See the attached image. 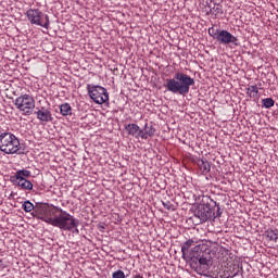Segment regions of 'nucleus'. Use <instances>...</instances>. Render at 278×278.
I'll use <instances>...</instances> for the list:
<instances>
[{
	"label": "nucleus",
	"mask_w": 278,
	"mask_h": 278,
	"mask_svg": "<svg viewBox=\"0 0 278 278\" xmlns=\"http://www.w3.org/2000/svg\"><path fill=\"white\" fill-rule=\"evenodd\" d=\"M35 216H38L43 223L58 227L62 231H73L79 233V219L71 215V213L58 206H39L35 211Z\"/></svg>",
	"instance_id": "nucleus-1"
},
{
	"label": "nucleus",
	"mask_w": 278,
	"mask_h": 278,
	"mask_svg": "<svg viewBox=\"0 0 278 278\" xmlns=\"http://www.w3.org/2000/svg\"><path fill=\"white\" fill-rule=\"evenodd\" d=\"M194 217L199 218L200 223H207L210 218H220L223 212H220V205L216 203L210 195H203L202 202L197 205L194 210Z\"/></svg>",
	"instance_id": "nucleus-2"
},
{
	"label": "nucleus",
	"mask_w": 278,
	"mask_h": 278,
	"mask_svg": "<svg viewBox=\"0 0 278 278\" xmlns=\"http://www.w3.org/2000/svg\"><path fill=\"white\" fill-rule=\"evenodd\" d=\"M190 86H194V78L190 77L188 74L178 72L175 74L174 78L166 80L165 88L168 92L186 97V94L190 92Z\"/></svg>",
	"instance_id": "nucleus-3"
},
{
	"label": "nucleus",
	"mask_w": 278,
	"mask_h": 278,
	"mask_svg": "<svg viewBox=\"0 0 278 278\" xmlns=\"http://www.w3.org/2000/svg\"><path fill=\"white\" fill-rule=\"evenodd\" d=\"M0 151L8 155H14V153L17 155L23 154L21 141L11 132H0Z\"/></svg>",
	"instance_id": "nucleus-4"
},
{
	"label": "nucleus",
	"mask_w": 278,
	"mask_h": 278,
	"mask_svg": "<svg viewBox=\"0 0 278 278\" xmlns=\"http://www.w3.org/2000/svg\"><path fill=\"white\" fill-rule=\"evenodd\" d=\"M190 265L198 275H207L212 267V255H210V252H200L198 256L191 254Z\"/></svg>",
	"instance_id": "nucleus-5"
},
{
	"label": "nucleus",
	"mask_w": 278,
	"mask_h": 278,
	"mask_svg": "<svg viewBox=\"0 0 278 278\" xmlns=\"http://www.w3.org/2000/svg\"><path fill=\"white\" fill-rule=\"evenodd\" d=\"M14 105L22 116H31L36 108V100L29 94H22L15 99Z\"/></svg>",
	"instance_id": "nucleus-6"
},
{
	"label": "nucleus",
	"mask_w": 278,
	"mask_h": 278,
	"mask_svg": "<svg viewBox=\"0 0 278 278\" xmlns=\"http://www.w3.org/2000/svg\"><path fill=\"white\" fill-rule=\"evenodd\" d=\"M26 16L31 25H38L45 29H49V15H45L39 9H29Z\"/></svg>",
	"instance_id": "nucleus-7"
},
{
	"label": "nucleus",
	"mask_w": 278,
	"mask_h": 278,
	"mask_svg": "<svg viewBox=\"0 0 278 278\" xmlns=\"http://www.w3.org/2000/svg\"><path fill=\"white\" fill-rule=\"evenodd\" d=\"M87 90L90 99H92L94 103H98V105H103V103L110 101V93H108V89L104 87L88 85Z\"/></svg>",
	"instance_id": "nucleus-8"
},
{
	"label": "nucleus",
	"mask_w": 278,
	"mask_h": 278,
	"mask_svg": "<svg viewBox=\"0 0 278 278\" xmlns=\"http://www.w3.org/2000/svg\"><path fill=\"white\" fill-rule=\"evenodd\" d=\"M216 40L219 45H235V47H238V37L233 36L229 30H219Z\"/></svg>",
	"instance_id": "nucleus-9"
},
{
	"label": "nucleus",
	"mask_w": 278,
	"mask_h": 278,
	"mask_svg": "<svg viewBox=\"0 0 278 278\" xmlns=\"http://www.w3.org/2000/svg\"><path fill=\"white\" fill-rule=\"evenodd\" d=\"M41 206H46V207H54L53 205H49V204H37L36 206H34V203H30L29 200L25 201L22 205L24 212H33L31 216H34V218H38L39 220H41L37 215H36V208L37 207H41Z\"/></svg>",
	"instance_id": "nucleus-10"
},
{
	"label": "nucleus",
	"mask_w": 278,
	"mask_h": 278,
	"mask_svg": "<svg viewBox=\"0 0 278 278\" xmlns=\"http://www.w3.org/2000/svg\"><path fill=\"white\" fill-rule=\"evenodd\" d=\"M35 114L40 123H51L53 121V115L49 109L41 108Z\"/></svg>",
	"instance_id": "nucleus-11"
},
{
	"label": "nucleus",
	"mask_w": 278,
	"mask_h": 278,
	"mask_svg": "<svg viewBox=\"0 0 278 278\" xmlns=\"http://www.w3.org/2000/svg\"><path fill=\"white\" fill-rule=\"evenodd\" d=\"M125 130L128 136H132L134 138H142V129L137 124H128L125 126Z\"/></svg>",
	"instance_id": "nucleus-12"
},
{
	"label": "nucleus",
	"mask_w": 278,
	"mask_h": 278,
	"mask_svg": "<svg viewBox=\"0 0 278 278\" xmlns=\"http://www.w3.org/2000/svg\"><path fill=\"white\" fill-rule=\"evenodd\" d=\"M198 166L204 175H207V173L212 170V165L208 163L206 159L198 160Z\"/></svg>",
	"instance_id": "nucleus-13"
},
{
	"label": "nucleus",
	"mask_w": 278,
	"mask_h": 278,
	"mask_svg": "<svg viewBox=\"0 0 278 278\" xmlns=\"http://www.w3.org/2000/svg\"><path fill=\"white\" fill-rule=\"evenodd\" d=\"M31 177V172L28 170V169H18L14 176H11V179H20V180H23V179H27Z\"/></svg>",
	"instance_id": "nucleus-14"
},
{
	"label": "nucleus",
	"mask_w": 278,
	"mask_h": 278,
	"mask_svg": "<svg viewBox=\"0 0 278 278\" xmlns=\"http://www.w3.org/2000/svg\"><path fill=\"white\" fill-rule=\"evenodd\" d=\"M153 136H155V129L153 128V126H149L148 124H146L144 130H141L142 140H147V138H153Z\"/></svg>",
	"instance_id": "nucleus-15"
},
{
	"label": "nucleus",
	"mask_w": 278,
	"mask_h": 278,
	"mask_svg": "<svg viewBox=\"0 0 278 278\" xmlns=\"http://www.w3.org/2000/svg\"><path fill=\"white\" fill-rule=\"evenodd\" d=\"M60 112L62 116H73V108H71V104L68 103L61 104Z\"/></svg>",
	"instance_id": "nucleus-16"
},
{
	"label": "nucleus",
	"mask_w": 278,
	"mask_h": 278,
	"mask_svg": "<svg viewBox=\"0 0 278 278\" xmlns=\"http://www.w3.org/2000/svg\"><path fill=\"white\" fill-rule=\"evenodd\" d=\"M190 247H194V240L189 239L187 240L182 245H181V253H182V258L186 260V255L188 253V250Z\"/></svg>",
	"instance_id": "nucleus-17"
},
{
	"label": "nucleus",
	"mask_w": 278,
	"mask_h": 278,
	"mask_svg": "<svg viewBox=\"0 0 278 278\" xmlns=\"http://www.w3.org/2000/svg\"><path fill=\"white\" fill-rule=\"evenodd\" d=\"M247 94L250 97V99H256L257 94H260L257 85H252L248 87Z\"/></svg>",
	"instance_id": "nucleus-18"
},
{
	"label": "nucleus",
	"mask_w": 278,
	"mask_h": 278,
	"mask_svg": "<svg viewBox=\"0 0 278 278\" xmlns=\"http://www.w3.org/2000/svg\"><path fill=\"white\" fill-rule=\"evenodd\" d=\"M263 108H266V110H270L275 105V100L273 98H265L262 100Z\"/></svg>",
	"instance_id": "nucleus-19"
},
{
	"label": "nucleus",
	"mask_w": 278,
	"mask_h": 278,
	"mask_svg": "<svg viewBox=\"0 0 278 278\" xmlns=\"http://www.w3.org/2000/svg\"><path fill=\"white\" fill-rule=\"evenodd\" d=\"M18 188H21V190H34V184L26 180L24 184H20Z\"/></svg>",
	"instance_id": "nucleus-20"
},
{
	"label": "nucleus",
	"mask_w": 278,
	"mask_h": 278,
	"mask_svg": "<svg viewBox=\"0 0 278 278\" xmlns=\"http://www.w3.org/2000/svg\"><path fill=\"white\" fill-rule=\"evenodd\" d=\"M266 237L268 238V240H270L271 242H277L278 240V235L277 232L270 230V231H267V235Z\"/></svg>",
	"instance_id": "nucleus-21"
},
{
	"label": "nucleus",
	"mask_w": 278,
	"mask_h": 278,
	"mask_svg": "<svg viewBox=\"0 0 278 278\" xmlns=\"http://www.w3.org/2000/svg\"><path fill=\"white\" fill-rule=\"evenodd\" d=\"M220 34V29H215L214 27L208 28V35L216 40V37Z\"/></svg>",
	"instance_id": "nucleus-22"
},
{
	"label": "nucleus",
	"mask_w": 278,
	"mask_h": 278,
	"mask_svg": "<svg viewBox=\"0 0 278 278\" xmlns=\"http://www.w3.org/2000/svg\"><path fill=\"white\" fill-rule=\"evenodd\" d=\"M112 278H125V271L118 269L112 274Z\"/></svg>",
	"instance_id": "nucleus-23"
},
{
	"label": "nucleus",
	"mask_w": 278,
	"mask_h": 278,
	"mask_svg": "<svg viewBox=\"0 0 278 278\" xmlns=\"http://www.w3.org/2000/svg\"><path fill=\"white\" fill-rule=\"evenodd\" d=\"M11 181H12V184H13L14 186L20 187L21 184H25V181H28V180H27V178H22V180H21V179H11Z\"/></svg>",
	"instance_id": "nucleus-24"
},
{
	"label": "nucleus",
	"mask_w": 278,
	"mask_h": 278,
	"mask_svg": "<svg viewBox=\"0 0 278 278\" xmlns=\"http://www.w3.org/2000/svg\"><path fill=\"white\" fill-rule=\"evenodd\" d=\"M238 273H240V269H237V271L232 275H228L226 276V278H233V277H238Z\"/></svg>",
	"instance_id": "nucleus-25"
},
{
	"label": "nucleus",
	"mask_w": 278,
	"mask_h": 278,
	"mask_svg": "<svg viewBox=\"0 0 278 278\" xmlns=\"http://www.w3.org/2000/svg\"><path fill=\"white\" fill-rule=\"evenodd\" d=\"M193 249L194 251H199V245H195Z\"/></svg>",
	"instance_id": "nucleus-26"
}]
</instances>
